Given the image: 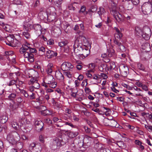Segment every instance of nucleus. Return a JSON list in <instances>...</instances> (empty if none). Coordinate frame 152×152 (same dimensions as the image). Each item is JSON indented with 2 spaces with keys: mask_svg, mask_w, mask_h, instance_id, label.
Here are the masks:
<instances>
[{
  "mask_svg": "<svg viewBox=\"0 0 152 152\" xmlns=\"http://www.w3.org/2000/svg\"><path fill=\"white\" fill-rule=\"evenodd\" d=\"M114 29L115 31L114 33V43L117 45L120 49L121 48H124V46L122 45V43L119 42L118 40H120L122 37V34L120 31L117 27H115Z\"/></svg>",
  "mask_w": 152,
  "mask_h": 152,
  "instance_id": "f257e3e1",
  "label": "nucleus"
},
{
  "mask_svg": "<svg viewBox=\"0 0 152 152\" xmlns=\"http://www.w3.org/2000/svg\"><path fill=\"white\" fill-rule=\"evenodd\" d=\"M30 46L31 45L28 43L23 45L20 49V53L23 54L25 52H29L31 54L36 53L37 52V50L36 49L31 48Z\"/></svg>",
  "mask_w": 152,
  "mask_h": 152,
  "instance_id": "f03ea898",
  "label": "nucleus"
},
{
  "mask_svg": "<svg viewBox=\"0 0 152 152\" xmlns=\"http://www.w3.org/2000/svg\"><path fill=\"white\" fill-rule=\"evenodd\" d=\"M16 137H19V134L15 132H12L7 134V140L9 143L12 145H15L17 143L18 140L14 137V136Z\"/></svg>",
  "mask_w": 152,
  "mask_h": 152,
  "instance_id": "7ed1b4c3",
  "label": "nucleus"
},
{
  "mask_svg": "<svg viewBox=\"0 0 152 152\" xmlns=\"http://www.w3.org/2000/svg\"><path fill=\"white\" fill-rule=\"evenodd\" d=\"M152 7V6L151 3L145 2L142 6L141 9L142 12L145 15H148L151 12Z\"/></svg>",
  "mask_w": 152,
  "mask_h": 152,
  "instance_id": "20e7f679",
  "label": "nucleus"
},
{
  "mask_svg": "<svg viewBox=\"0 0 152 152\" xmlns=\"http://www.w3.org/2000/svg\"><path fill=\"white\" fill-rule=\"evenodd\" d=\"M42 148L40 144L32 143L29 146V150L31 152H40Z\"/></svg>",
  "mask_w": 152,
  "mask_h": 152,
  "instance_id": "39448f33",
  "label": "nucleus"
},
{
  "mask_svg": "<svg viewBox=\"0 0 152 152\" xmlns=\"http://www.w3.org/2000/svg\"><path fill=\"white\" fill-rule=\"evenodd\" d=\"M75 54L76 56H79L81 53L84 46L82 45L74 43L73 46Z\"/></svg>",
  "mask_w": 152,
  "mask_h": 152,
  "instance_id": "423d86ee",
  "label": "nucleus"
},
{
  "mask_svg": "<svg viewBox=\"0 0 152 152\" xmlns=\"http://www.w3.org/2000/svg\"><path fill=\"white\" fill-rule=\"evenodd\" d=\"M141 35L145 39L148 40L151 35L150 28L148 27H144L143 29V32Z\"/></svg>",
  "mask_w": 152,
  "mask_h": 152,
  "instance_id": "0eeeda50",
  "label": "nucleus"
},
{
  "mask_svg": "<svg viewBox=\"0 0 152 152\" xmlns=\"http://www.w3.org/2000/svg\"><path fill=\"white\" fill-rule=\"evenodd\" d=\"M61 140L56 137L54 138L52 141L51 142L50 145L52 147L55 149L57 147H60L61 145Z\"/></svg>",
  "mask_w": 152,
  "mask_h": 152,
  "instance_id": "6e6552de",
  "label": "nucleus"
},
{
  "mask_svg": "<svg viewBox=\"0 0 152 152\" xmlns=\"http://www.w3.org/2000/svg\"><path fill=\"white\" fill-rule=\"evenodd\" d=\"M73 66L70 63L68 62H64L61 65V69L63 71L70 70L73 68Z\"/></svg>",
  "mask_w": 152,
  "mask_h": 152,
  "instance_id": "1a4fd4ad",
  "label": "nucleus"
},
{
  "mask_svg": "<svg viewBox=\"0 0 152 152\" xmlns=\"http://www.w3.org/2000/svg\"><path fill=\"white\" fill-rule=\"evenodd\" d=\"M51 79V80H48L47 82V84L49 85V87L52 88H55L57 86L56 82L54 81L55 79L52 75H50L47 77V80Z\"/></svg>",
  "mask_w": 152,
  "mask_h": 152,
  "instance_id": "9d476101",
  "label": "nucleus"
},
{
  "mask_svg": "<svg viewBox=\"0 0 152 152\" xmlns=\"http://www.w3.org/2000/svg\"><path fill=\"white\" fill-rule=\"evenodd\" d=\"M87 42V40L85 37L82 35H79L76 39L74 43L82 45Z\"/></svg>",
  "mask_w": 152,
  "mask_h": 152,
  "instance_id": "9b49d317",
  "label": "nucleus"
},
{
  "mask_svg": "<svg viewBox=\"0 0 152 152\" xmlns=\"http://www.w3.org/2000/svg\"><path fill=\"white\" fill-rule=\"evenodd\" d=\"M14 38H15V37L13 35H10L7 36L6 38L7 41H5L6 44L11 47L14 45L13 44V42Z\"/></svg>",
  "mask_w": 152,
  "mask_h": 152,
  "instance_id": "f8f14e48",
  "label": "nucleus"
},
{
  "mask_svg": "<svg viewBox=\"0 0 152 152\" xmlns=\"http://www.w3.org/2000/svg\"><path fill=\"white\" fill-rule=\"evenodd\" d=\"M36 130L39 132L43 129V123L41 121H36L35 123Z\"/></svg>",
  "mask_w": 152,
  "mask_h": 152,
  "instance_id": "ddd939ff",
  "label": "nucleus"
},
{
  "mask_svg": "<svg viewBox=\"0 0 152 152\" xmlns=\"http://www.w3.org/2000/svg\"><path fill=\"white\" fill-rule=\"evenodd\" d=\"M24 56L25 58H28V61L30 62H33L34 61V55L33 54L29 52H25L24 53Z\"/></svg>",
  "mask_w": 152,
  "mask_h": 152,
  "instance_id": "4468645a",
  "label": "nucleus"
},
{
  "mask_svg": "<svg viewBox=\"0 0 152 152\" xmlns=\"http://www.w3.org/2000/svg\"><path fill=\"white\" fill-rule=\"evenodd\" d=\"M107 120L108 121V126H111L113 127L118 128L119 125L117 124V122L115 120H109L107 118H106L104 121Z\"/></svg>",
  "mask_w": 152,
  "mask_h": 152,
  "instance_id": "2eb2a0df",
  "label": "nucleus"
},
{
  "mask_svg": "<svg viewBox=\"0 0 152 152\" xmlns=\"http://www.w3.org/2000/svg\"><path fill=\"white\" fill-rule=\"evenodd\" d=\"M40 19L43 20H47L48 18V14L45 12H41L39 14Z\"/></svg>",
  "mask_w": 152,
  "mask_h": 152,
  "instance_id": "dca6fc26",
  "label": "nucleus"
},
{
  "mask_svg": "<svg viewBox=\"0 0 152 152\" xmlns=\"http://www.w3.org/2000/svg\"><path fill=\"white\" fill-rule=\"evenodd\" d=\"M46 55L48 58H51L53 57H55L57 55V53L52 50H48L46 51Z\"/></svg>",
  "mask_w": 152,
  "mask_h": 152,
  "instance_id": "f3484780",
  "label": "nucleus"
},
{
  "mask_svg": "<svg viewBox=\"0 0 152 152\" xmlns=\"http://www.w3.org/2000/svg\"><path fill=\"white\" fill-rule=\"evenodd\" d=\"M89 54V51L86 49H83L80 56H83L80 59H83L86 57Z\"/></svg>",
  "mask_w": 152,
  "mask_h": 152,
  "instance_id": "a211bd4d",
  "label": "nucleus"
},
{
  "mask_svg": "<svg viewBox=\"0 0 152 152\" xmlns=\"http://www.w3.org/2000/svg\"><path fill=\"white\" fill-rule=\"evenodd\" d=\"M55 76L57 79L60 81L63 80L64 79L63 75L59 71L56 72Z\"/></svg>",
  "mask_w": 152,
  "mask_h": 152,
  "instance_id": "6ab92c4d",
  "label": "nucleus"
},
{
  "mask_svg": "<svg viewBox=\"0 0 152 152\" xmlns=\"http://www.w3.org/2000/svg\"><path fill=\"white\" fill-rule=\"evenodd\" d=\"M19 106L18 104L16 102H13L10 104V107L12 111L16 110Z\"/></svg>",
  "mask_w": 152,
  "mask_h": 152,
  "instance_id": "aec40b11",
  "label": "nucleus"
},
{
  "mask_svg": "<svg viewBox=\"0 0 152 152\" xmlns=\"http://www.w3.org/2000/svg\"><path fill=\"white\" fill-rule=\"evenodd\" d=\"M78 134V131H69L67 134L68 136L71 138H74Z\"/></svg>",
  "mask_w": 152,
  "mask_h": 152,
  "instance_id": "412c9836",
  "label": "nucleus"
},
{
  "mask_svg": "<svg viewBox=\"0 0 152 152\" xmlns=\"http://www.w3.org/2000/svg\"><path fill=\"white\" fill-rule=\"evenodd\" d=\"M105 13V11L104 9L102 7H100L98 9V10L97 11V13L99 14V16L101 18L102 15H104Z\"/></svg>",
  "mask_w": 152,
  "mask_h": 152,
  "instance_id": "4be33fe9",
  "label": "nucleus"
},
{
  "mask_svg": "<svg viewBox=\"0 0 152 152\" xmlns=\"http://www.w3.org/2000/svg\"><path fill=\"white\" fill-rule=\"evenodd\" d=\"M11 125L13 128L16 130L19 127L18 123L15 120H12L11 121Z\"/></svg>",
  "mask_w": 152,
  "mask_h": 152,
  "instance_id": "5701e85b",
  "label": "nucleus"
},
{
  "mask_svg": "<svg viewBox=\"0 0 152 152\" xmlns=\"http://www.w3.org/2000/svg\"><path fill=\"white\" fill-rule=\"evenodd\" d=\"M41 113L44 116L50 115L53 114L52 111L48 110L42 111Z\"/></svg>",
  "mask_w": 152,
  "mask_h": 152,
  "instance_id": "b1692460",
  "label": "nucleus"
},
{
  "mask_svg": "<svg viewBox=\"0 0 152 152\" xmlns=\"http://www.w3.org/2000/svg\"><path fill=\"white\" fill-rule=\"evenodd\" d=\"M33 28L34 29L37 31H39L41 34L42 33L41 26L39 24H34L33 26Z\"/></svg>",
  "mask_w": 152,
  "mask_h": 152,
  "instance_id": "393cba45",
  "label": "nucleus"
},
{
  "mask_svg": "<svg viewBox=\"0 0 152 152\" xmlns=\"http://www.w3.org/2000/svg\"><path fill=\"white\" fill-rule=\"evenodd\" d=\"M115 53L114 50L113 48H111L108 50L107 54L109 57H111L114 55Z\"/></svg>",
  "mask_w": 152,
  "mask_h": 152,
  "instance_id": "a878e982",
  "label": "nucleus"
},
{
  "mask_svg": "<svg viewBox=\"0 0 152 152\" xmlns=\"http://www.w3.org/2000/svg\"><path fill=\"white\" fill-rule=\"evenodd\" d=\"M68 43L69 42L67 40H64L59 42L58 45L59 47H62L66 46V45H67Z\"/></svg>",
  "mask_w": 152,
  "mask_h": 152,
  "instance_id": "bb28decb",
  "label": "nucleus"
},
{
  "mask_svg": "<svg viewBox=\"0 0 152 152\" xmlns=\"http://www.w3.org/2000/svg\"><path fill=\"white\" fill-rule=\"evenodd\" d=\"M7 120L8 118L5 115H2L0 117V122L2 124L5 123L7 121Z\"/></svg>",
  "mask_w": 152,
  "mask_h": 152,
  "instance_id": "cd10ccee",
  "label": "nucleus"
},
{
  "mask_svg": "<svg viewBox=\"0 0 152 152\" xmlns=\"http://www.w3.org/2000/svg\"><path fill=\"white\" fill-rule=\"evenodd\" d=\"M143 31L141 29L138 27H136L135 29V33L137 35H142Z\"/></svg>",
  "mask_w": 152,
  "mask_h": 152,
  "instance_id": "c85d7f7f",
  "label": "nucleus"
},
{
  "mask_svg": "<svg viewBox=\"0 0 152 152\" xmlns=\"http://www.w3.org/2000/svg\"><path fill=\"white\" fill-rule=\"evenodd\" d=\"M114 18L117 21L118 23L121 22L123 20L122 15L119 13L114 17Z\"/></svg>",
  "mask_w": 152,
  "mask_h": 152,
  "instance_id": "c756f323",
  "label": "nucleus"
},
{
  "mask_svg": "<svg viewBox=\"0 0 152 152\" xmlns=\"http://www.w3.org/2000/svg\"><path fill=\"white\" fill-rule=\"evenodd\" d=\"M9 75V78L10 79L16 80H18V77H17L16 75H15V74L13 73H10Z\"/></svg>",
  "mask_w": 152,
  "mask_h": 152,
  "instance_id": "7c9ffc66",
  "label": "nucleus"
},
{
  "mask_svg": "<svg viewBox=\"0 0 152 152\" xmlns=\"http://www.w3.org/2000/svg\"><path fill=\"white\" fill-rule=\"evenodd\" d=\"M13 44L14 45L12 46V47H15L16 46H19L21 44V41L19 40H18L15 38H14Z\"/></svg>",
  "mask_w": 152,
  "mask_h": 152,
  "instance_id": "2f4dec72",
  "label": "nucleus"
},
{
  "mask_svg": "<svg viewBox=\"0 0 152 152\" xmlns=\"http://www.w3.org/2000/svg\"><path fill=\"white\" fill-rule=\"evenodd\" d=\"M18 80H11L9 82L7 83V85L8 86H13L14 85H15L17 88V85L16 84H15V83Z\"/></svg>",
  "mask_w": 152,
  "mask_h": 152,
  "instance_id": "473e14b6",
  "label": "nucleus"
},
{
  "mask_svg": "<svg viewBox=\"0 0 152 152\" xmlns=\"http://www.w3.org/2000/svg\"><path fill=\"white\" fill-rule=\"evenodd\" d=\"M15 144H16V147L17 150H20L23 148V144L22 142H17Z\"/></svg>",
  "mask_w": 152,
  "mask_h": 152,
  "instance_id": "72a5a7b5",
  "label": "nucleus"
},
{
  "mask_svg": "<svg viewBox=\"0 0 152 152\" xmlns=\"http://www.w3.org/2000/svg\"><path fill=\"white\" fill-rule=\"evenodd\" d=\"M16 94L15 93H12L8 96L9 99L10 100H13L16 96Z\"/></svg>",
  "mask_w": 152,
  "mask_h": 152,
  "instance_id": "f704fd0d",
  "label": "nucleus"
},
{
  "mask_svg": "<svg viewBox=\"0 0 152 152\" xmlns=\"http://www.w3.org/2000/svg\"><path fill=\"white\" fill-rule=\"evenodd\" d=\"M119 13V12H118L116 10L113 8L112 9L110 10V13L113 16L114 18Z\"/></svg>",
  "mask_w": 152,
  "mask_h": 152,
  "instance_id": "c9c22d12",
  "label": "nucleus"
},
{
  "mask_svg": "<svg viewBox=\"0 0 152 152\" xmlns=\"http://www.w3.org/2000/svg\"><path fill=\"white\" fill-rule=\"evenodd\" d=\"M55 16L51 14H48V18L47 20L49 21H52L54 20Z\"/></svg>",
  "mask_w": 152,
  "mask_h": 152,
  "instance_id": "e433bc0d",
  "label": "nucleus"
},
{
  "mask_svg": "<svg viewBox=\"0 0 152 152\" xmlns=\"http://www.w3.org/2000/svg\"><path fill=\"white\" fill-rule=\"evenodd\" d=\"M20 92L25 97L28 98L29 95L27 91L24 90H21L20 91Z\"/></svg>",
  "mask_w": 152,
  "mask_h": 152,
  "instance_id": "4c0bfd02",
  "label": "nucleus"
},
{
  "mask_svg": "<svg viewBox=\"0 0 152 152\" xmlns=\"http://www.w3.org/2000/svg\"><path fill=\"white\" fill-rule=\"evenodd\" d=\"M97 152H110V151L108 149L102 147L100 150L98 151Z\"/></svg>",
  "mask_w": 152,
  "mask_h": 152,
  "instance_id": "58836bf2",
  "label": "nucleus"
},
{
  "mask_svg": "<svg viewBox=\"0 0 152 152\" xmlns=\"http://www.w3.org/2000/svg\"><path fill=\"white\" fill-rule=\"evenodd\" d=\"M22 34L26 39H28L30 38V34L28 32H23Z\"/></svg>",
  "mask_w": 152,
  "mask_h": 152,
  "instance_id": "ea45409f",
  "label": "nucleus"
},
{
  "mask_svg": "<svg viewBox=\"0 0 152 152\" xmlns=\"http://www.w3.org/2000/svg\"><path fill=\"white\" fill-rule=\"evenodd\" d=\"M32 85L33 86L34 88L36 89H38L39 88L40 85L37 82V81L35 82L32 84Z\"/></svg>",
  "mask_w": 152,
  "mask_h": 152,
  "instance_id": "a19ab883",
  "label": "nucleus"
},
{
  "mask_svg": "<svg viewBox=\"0 0 152 152\" xmlns=\"http://www.w3.org/2000/svg\"><path fill=\"white\" fill-rule=\"evenodd\" d=\"M64 74L69 78H71L72 77V75L71 72L69 71L64 72Z\"/></svg>",
  "mask_w": 152,
  "mask_h": 152,
  "instance_id": "79ce46f5",
  "label": "nucleus"
},
{
  "mask_svg": "<svg viewBox=\"0 0 152 152\" xmlns=\"http://www.w3.org/2000/svg\"><path fill=\"white\" fill-rule=\"evenodd\" d=\"M38 38L39 39H40L42 41H46L47 40L46 38L43 35H39Z\"/></svg>",
  "mask_w": 152,
  "mask_h": 152,
  "instance_id": "37998d69",
  "label": "nucleus"
},
{
  "mask_svg": "<svg viewBox=\"0 0 152 152\" xmlns=\"http://www.w3.org/2000/svg\"><path fill=\"white\" fill-rule=\"evenodd\" d=\"M65 125H68L72 128H76V126L73 125L71 122H64Z\"/></svg>",
  "mask_w": 152,
  "mask_h": 152,
  "instance_id": "c03bdc74",
  "label": "nucleus"
},
{
  "mask_svg": "<svg viewBox=\"0 0 152 152\" xmlns=\"http://www.w3.org/2000/svg\"><path fill=\"white\" fill-rule=\"evenodd\" d=\"M45 121V123H47L48 125L53 124L52 121L50 120V118H46L44 119Z\"/></svg>",
  "mask_w": 152,
  "mask_h": 152,
  "instance_id": "a18cd8bd",
  "label": "nucleus"
},
{
  "mask_svg": "<svg viewBox=\"0 0 152 152\" xmlns=\"http://www.w3.org/2000/svg\"><path fill=\"white\" fill-rule=\"evenodd\" d=\"M138 68L141 70H144V67L143 65L141 64L138 63L137 64Z\"/></svg>",
  "mask_w": 152,
  "mask_h": 152,
  "instance_id": "49530a36",
  "label": "nucleus"
},
{
  "mask_svg": "<svg viewBox=\"0 0 152 152\" xmlns=\"http://www.w3.org/2000/svg\"><path fill=\"white\" fill-rule=\"evenodd\" d=\"M44 139L45 136L43 135H40L39 136V141L42 143H43L44 142Z\"/></svg>",
  "mask_w": 152,
  "mask_h": 152,
  "instance_id": "de8ad7c7",
  "label": "nucleus"
},
{
  "mask_svg": "<svg viewBox=\"0 0 152 152\" xmlns=\"http://www.w3.org/2000/svg\"><path fill=\"white\" fill-rule=\"evenodd\" d=\"M85 91L86 93L88 94L91 92L90 89L88 87H85Z\"/></svg>",
  "mask_w": 152,
  "mask_h": 152,
  "instance_id": "09e8293b",
  "label": "nucleus"
},
{
  "mask_svg": "<svg viewBox=\"0 0 152 152\" xmlns=\"http://www.w3.org/2000/svg\"><path fill=\"white\" fill-rule=\"evenodd\" d=\"M47 69H51L53 68V64L51 63H49L47 66Z\"/></svg>",
  "mask_w": 152,
  "mask_h": 152,
  "instance_id": "8fccbe9b",
  "label": "nucleus"
},
{
  "mask_svg": "<svg viewBox=\"0 0 152 152\" xmlns=\"http://www.w3.org/2000/svg\"><path fill=\"white\" fill-rule=\"evenodd\" d=\"M132 2L134 5H137L140 2L139 0H131Z\"/></svg>",
  "mask_w": 152,
  "mask_h": 152,
  "instance_id": "3c124183",
  "label": "nucleus"
},
{
  "mask_svg": "<svg viewBox=\"0 0 152 152\" xmlns=\"http://www.w3.org/2000/svg\"><path fill=\"white\" fill-rule=\"evenodd\" d=\"M86 9V7L85 6H82L80 9V10L79 11V13H82L84 12L85 11Z\"/></svg>",
  "mask_w": 152,
  "mask_h": 152,
  "instance_id": "603ef678",
  "label": "nucleus"
},
{
  "mask_svg": "<svg viewBox=\"0 0 152 152\" xmlns=\"http://www.w3.org/2000/svg\"><path fill=\"white\" fill-rule=\"evenodd\" d=\"M64 51L66 53H68L69 51V46L66 45V46L64 47Z\"/></svg>",
  "mask_w": 152,
  "mask_h": 152,
  "instance_id": "864d4df0",
  "label": "nucleus"
},
{
  "mask_svg": "<svg viewBox=\"0 0 152 152\" xmlns=\"http://www.w3.org/2000/svg\"><path fill=\"white\" fill-rule=\"evenodd\" d=\"M91 110H92L94 111L95 112L98 113L99 114H100V112H101V111H100L99 109L96 108H93Z\"/></svg>",
  "mask_w": 152,
  "mask_h": 152,
  "instance_id": "5fc2aeb1",
  "label": "nucleus"
},
{
  "mask_svg": "<svg viewBox=\"0 0 152 152\" xmlns=\"http://www.w3.org/2000/svg\"><path fill=\"white\" fill-rule=\"evenodd\" d=\"M84 128L85 129V132L87 133H89L91 132V129L90 128H88L87 126H84Z\"/></svg>",
  "mask_w": 152,
  "mask_h": 152,
  "instance_id": "6e6d98bb",
  "label": "nucleus"
},
{
  "mask_svg": "<svg viewBox=\"0 0 152 152\" xmlns=\"http://www.w3.org/2000/svg\"><path fill=\"white\" fill-rule=\"evenodd\" d=\"M38 49L39 51L42 52L43 53H44L45 51V49L43 47H41L39 48Z\"/></svg>",
  "mask_w": 152,
  "mask_h": 152,
  "instance_id": "4d7b16f0",
  "label": "nucleus"
},
{
  "mask_svg": "<svg viewBox=\"0 0 152 152\" xmlns=\"http://www.w3.org/2000/svg\"><path fill=\"white\" fill-rule=\"evenodd\" d=\"M40 102H39V103L40 104L42 103V102L44 101V97L42 96H39Z\"/></svg>",
  "mask_w": 152,
  "mask_h": 152,
  "instance_id": "13d9d810",
  "label": "nucleus"
},
{
  "mask_svg": "<svg viewBox=\"0 0 152 152\" xmlns=\"http://www.w3.org/2000/svg\"><path fill=\"white\" fill-rule=\"evenodd\" d=\"M91 104H92L96 108L99 106V104L96 103L94 102H91L90 103Z\"/></svg>",
  "mask_w": 152,
  "mask_h": 152,
  "instance_id": "bf43d9fd",
  "label": "nucleus"
},
{
  "mask_svg": "<svg viewBox=\"0 0 152 152\" xmlns=\"http://www.w3.org/2000/svg\"><path fill=\"white\" fill-rule=\"evenodd\" d=\"M35 94L32 93V94L29 96L28 98L31 99H33L35 98Z\"/></svg>",
  "mask_w": 152,
  "mask_h": 152,
  "instance_id": "052dcab7",
  "label": "nucleus"
},
{
  "mask_svg": "<svg viewBox=\"0 0 152 152\" xmlns=\"http://www.w3.org/2000/svg\"><path fill=\"white\" fill-rule=\"evenodd\" d=\"M113 4V6H115L118 3V0H111Z\"/></svg>",
  "mask_w": 152,
  "mask_h": 152,
  "instance_id": "680f3d73",
  "label": "nucleus"
},
{
  "mask_svg": "<svg viewBox=\"0 0 152 152\" xmlns=\"http://www.w3.org/2000/svg\"><path fill=\"white\" fill-rule=\"evenodd\" d=\"M16 101L20 103L23 101L22 99L20 97H18L16 99Z\"/></svg>",
  "mask_w": 152,
  "mask_h": 152,
  "instance_id": "e2e57ef3",
  "label": "nucleus"
},
{
  "mask_svg": "<svg viewBox=\"0 0 152 152\" xmlns=\"http://www.w3.org/2000/svg\"><path fill=\"white\" fill-rule=\"evenodd\" d=\"M124 17L126 18L127 20H129V21H130L131 20H132L134 18H132V16H130L128 15L127 16L125 15Z\"/></svg>",
  "mask_w": 152,
  "mask_h": 152,
  "instance_id": "0e129e2a",
  "label": "nucleus"
},
{
  "mask_svg": "<svg viewBox=\"0 0 152 152\" xmlns=\"http://www.w3.org/2000/svg\"><path fill=\"white\" fill-rule=\"evenodd\" d=\"M134 142L136 145H139L142 144V142L139 140H135L134 141Z\"/></svg>",
  "mask_w": 152,
  "mask_h": 152,
  "instance_id": "69168bd1",
  "label": "nucleus"
},
{
  "mask_svg": "<svg viewBox=\"0 0 152 152\" xmlns=\"http://www.w3.org/2000/svg\"><path fill=\"white\" fill-rule=\"evenodd\" d=\"M30 81L32 84H33V83H34L35 82L37 81V80L36 78L32 77Z\"/></svg>",
  "mask_w": 152,
  "mask_h": 152,
  "instance_id": "338daca9",
  "label": "nucleus"
},
{
  "mask_svg": "<svg viewBox=\"0 0 152 152\" xmlns=\"http://www.w3.org/2000/svg\"><path fill=\"white\" fill-rule=\"evenodd\" d=\"M112 90L115 93H117L119 92V91L118 90L116 89L114 86H112L111 88Z\"/></svg>",
  "mask_w": 152,
  "mask_h": 152,
  "instance_id": "774afa93",
  "label": "nucleus"
}]
</instances>
